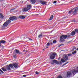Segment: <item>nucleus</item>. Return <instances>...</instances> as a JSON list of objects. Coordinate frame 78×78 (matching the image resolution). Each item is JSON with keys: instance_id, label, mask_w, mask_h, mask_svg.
Segmentation results:
<instances>
[{"instance_id": "nucleus-40", "label": "nucleus", "mask_w": 78, "mask_h": 78, "mask_svg": "<svg viewBox=\"0 0 78 78\" xmlns=\"http://www.w3.org/2000/svg\"><path fill=\"white\" fill-rule=\"evenodd\" d=\"M16 55H13V57H16Z\"/></svg>"}, {"instance_id": "nucleus-43", "label": "nucleus", "mask_w": 78, "mask_h": 78, "mask_svg": "<svg viewBox=\"0 0 78 78\" xmlns=\"http://www.w3.org/2000/svg\"><path fill=\"white\" fill-rule=\"evenodd\" d=\"M76 50L78 51V48H77V49H76Z\"/></svg>"}, {"instance_id": "nucleus-27", "label": "nucleus", "mask_w": 78, "mask_h": 78, "mask_svg": "<svg viewBox=\"0 0 78 78\" xmlns=\"http://www.w3.org/2000/svg\"><path fill=\"white\" fill-rule=\"evenodd\" d=\"M56 55V53L54 52L52 54V55H53V56H55Z\"/></svg>"}, {"instance_id": "nucleus-23", "label": "nucleus", "mask_w": 78, "mask_h": 78, "mask_svg": "<svg viewBox=\"0 0 78 78\" xmlns=\"http://www.w3.org/2000/svg\"><path fill=\"white\" fill-rule=\"evenodd\" d=\"M38 37L39 38L41 37H42V34H40L38 36Z\"/></svg>"}, {"instance_id": "nucleus-45", "label": "nucleus", "mask_w": 78, "mask_h": 78, "mask_svg": "<svg viewBox=\"0 0 78 78\" xmlns=\"http://www.w3.org/2000/svg\"><path fill=\"white\" fill-rule=\"evenodd\" d=\"M68 63H66L65 64H67Z\"/></svg>"}, {"instance_id": "nucleus-11", "label": "nucleus", "mask_w": 78, "mask_h": 78, "mask_svg": "<svg viewBox=\"0 0 78 78\" xmlns=\"http://www.w3.org/2000/svg\"><path fill=\"white\" fill-rule=\"evenodd\" d=\"M31 5H30L27 6V9H28V10H29V9H30V8H31Z\"/></svg>"}, {"instance_id": "nucleus-42", "label": "nucleus", "mask_w": 78, "mask_h": 78, "mask_svg": "<svg viewBox=\"0 0 78 78\" xmlns=\"http://www.w3.org/2000/svg\"><path fill=\"white\" fill-rule=\"evenodd\" d=\"M74 50H75V49H72V51H73Z\"/></svg>"}, {"instance_id": "nucleus-29", "label": "nucleus", "mask_w": 78, "mask_h": 78, "mask_svg": "<svg viewBox=\"0 0 78 78\" xmlns=\"http://www.w3.org/2000/svg\"><path fill=\"white\" fill-rule=\"evenodd\" d=\"M50 45V44L49 43H48L47 44V46H49V45Z\"/></svg>"}, {"instance_id": "nucleus-33", "label": "nucleus", "mask_w": 78, "mask_h": 78, "mask_svg": "<svg viewBox=\"0 0 78 78\" xmlns=\"http://www.w3.org/2000/svg\"><path fill=\"white\" fill-rule=\"evenodd\" d=\"M0 71H1V72H2L3 73H4L3 72V71H2L1 69H0Z\"/></svg>"}, {"instance_id": "nucleus-19", "label": "nucleus", "mask_w": 78, "mask_h": 78, "mask_svg": "<svg viewBox=\"0 0 78 78\" xmlns=\"http://www.w3.org/2000/svg\"><path fill=\"white\" fill-rule=\"evenodd\" d=\"M9 66L11 68H12L13 67V66H14L13 64H11L10 65H9Z\"/></svg>"}, {"instance_id": "nucleus-25", "label": "nucleus", "mask_w": 78, "mask_h": 78, "mask_svg": "<svg viewBox=\"0 0 78 78\" xmlns=\"http://www.w3.org/2000/svg\"><path fill=\"white\" fill-rule=\"evenodd\" d=\"M76 53V51H74L72 52V54L73 55V54H75V53Z\"/></svg>"}, {"instance_id": "nucleus-5", "label": "nucleus", "mask_w": 78, "mask_h": 78, "mask_svg": "<svg viewBox=\"0 0 78 78\" xmlns=\"http://www.w3.org/2000/svg\"><path fill=\"white\" fill-rule=\"evenodd\" d=\"M78 10V8H76L73 9V14L75 15L76 14V11Z\"/></svg>"}, {"instance_id": "nucleus-16", "label": "nucleus", "mask_w": 78, "mask_h": 78, "mask_svg": "<svg viewBox=\"0 0 78 78\" xmlns=\"http://www.w3.org/2000/svg\"><path fill=\"white\" fill-rule=\"evenodd\" d=\"M1 43V44H5V43H6V41H5V40H2L1 41H0Z\"/></svg>"}, {"instance_id": "nucleus-47", "label": "nucleus", "mask_w": 78, "mask_h": 78, "mask_svg": "<svg viewBox=\"0 0 78 78\" xmlns=\"http://www.w3.org/2000/svg\"><path fill=\"white\" fill-rule=\"evenodd\" d=\"M60 63H61V62H60Z\"/></svg>"}, {"instance_id": "nucleus-28", "label": "nucleus", "mask_w": 78, "mask_h": 78, "mask_svg": "<svg viewBox=\"0 0 78 78\" xmlns=\"http://www.w3.org/2000/svg\"><path fill=\"white\" fill-rule=\"evenodd\" d=\"M75 31L76 32V33H78V29H76Z\"/></svg>"}, {"instance_id": "nucleus-44", "label": "nucleus", "mask_w": 78, "mask_h": 78, "mask_svg": "<svg viewBox=\"0 0 78 78\" xmlns=\"http://www.w3.org/2000/svg\"><path fill=\"white\" fill-rule=\"evenodd\" d=\"M54 61H56V60H54Z\"/></svg>"}, {"instance_id": "nucleus-22", "label": "nucleus", "mask_w": 78, "mask_h": 78, "mask_svg": "<svg viewBox=\"0 0 78 78\" xmlns=\"http://www.w3.org/2000/svg\"><path fill=\"white\" fill-rule=\"evenodd\" d=\"M1 17H2V18H3L4 16L3 15H2V14L0 13V19L1 18Z\"/></svg>"}, {"instance_id": "nucleus-1", "label": "nucleus", "mask_w": 78, "mask_h": 78, "mask_svg": "<svg viewBox=\"0 0 78 78\" xmlns=\"http://www.w3.org/2000/svg\"><path fill=\"white\" fill-rule=\"evenodd\" d=\"M67 36L66 35H64L61 36L60 38L61 41V42L64 41V39H66L67 38Z\"/></svg>"}, {"instance_id": "nucleus-14", "label": "nucleus", "mask_w": 78, "mask_h": 78, "mask_svg": "<svg viewBox=\"0 0 78 78\" xmlns=\"http://www.w3.org/2000/svg\"><path fill=\"white\" fill-rule=\"evenodd\" d=\"M75 31H73L71 33V35L72 36H74L75 34Z\"/></svg>"}, {"instance_id": "nucleus-6", "label": "nucleus", "mask_w": 78, "mask_h": 78, "mask_svg": "<svg viewBox=\"0 0 78 78\" xmlns=\"http://www.w3.org/2000/svg\"><path fill=\"white\" fill-rule=\"evenodd\" d=\"M9 19L11 20H17V18L15 16H13L9 18Z\"/></svg>"}, {"instance_id": "nucleus-2", "label": "nucleus", "mask_w": 78, "mask_h": 78, "mask_svg": "<svg viewBox=\"0 0 78 78\" xmlns=\"http://www.w3.org/2000/svg\"><path fill=\"white\" fill-rule=\"evenodd\" d=\"M1 69L4 72H6L7 70H10V67L9 66H7L5 68L2 67Z\"/></svg>"}, {"instance_id": "nucleus-15", "label": "nucleus", "mask_w": 78, "mask_h": 78, "mask_svg": "<svg viewBox=\"0 0 78 78\" xmlns=\"http://www.w3.org/2000/svg\"><path fill=\"white\" fill-rule=\"evenodd\" d=\"M55 56L52 55H51L50 56V58L51 59H55Z\"/></svg>"}, {"instance_id": "nucleus-35", "label": "nucleus", "mask_w": 78, "mask_h": 78, "mask_svg": "<svg viewBox=\"0 0 78 78\" xmlns=\"http://www.w3.org/2000/svg\"><path fill=\"white\" fill-rule=\"evenodd\" d=\"M61 45H62V44H60V45H59L58 46V47H61Z\"/></svg>"}, {"instance_id": "nucleus-26", "label": "nucleus", "mask_w": 78, "mask_h": 78, "mask_svg": "<svg viewBox=\"0 0 78 78\" xmlns=\"http://www.w3.org/2000/svg\"><path fill=\"white\" fill-rule=\"evenodd\" d=\"M53 42L54 44H55V43H56V41L54 40L53 41Z\"/></svg>"}, {"instance_id": "nucleus-17", "label": "nucleus", "mask_w": 78, "mask_h": 78, "mask_svg": "<svg viewBox=\"0 0 78 78\" xmlns=\"http://www.w3.org/2000/svg\"><path fill=\"white\" fill-rule=\"evenodd\" d=\"M31 2H32V3L34 4L36 3V0H30Z\"/></svg>"}, {"instance_id": "nucleus-13", "label": "nucleus", "mask_w": 78, "mask_h": 78, "mask_svg": "<svg viewBox=\"0 0 78 78\" xmlns=\"http://www.w3.org/2000/svg\"><path fill=\"white\" fill-rule=\"evenodd\" d=\"M16 53H19L20 55L21 53V52H19V51L17 49L15 50Z\"/></svg>"}, {"instance_id": "nucleus-38", "label": "nucleus", "mask_w": 78, "mask_h": 78, "mask_svg": "<svg viewBox=\"0 0 78 78\" xmlns=\"http://www.w3.org/2000/svg\"><path fill=\"white\" fill-rule=\"evenodd\" d=\"M14 9H12L11 10H14Z\"/></svg>"}, {"instance_id": "nucleus-41", "label": "nucleus", "mask_w": 78, "mask_h": 78, "mask_svg": "<svg viewBox=\"0 0 78 78\" xmlns=\"http://www.w3.org/2000/svg\"><path fill=\"white\" fill-rule=\"evenodd\" d=\"M0 47H1V42H0Z\"/></svg>"}, {"instance_id": "nucleus-18", "label": "nucleus", "mask_w": 78, "mask_h": 78, "mask_svg": "<svg viewBox=\"0 0 78 78\" xmlns=\"http://www.w3.org/2000/svg\"><path fill=\"white\" fill-rule=\"evenodd\" d=\"M53 19V15H51L49 20H51Z\"/></svg>"}, {"instance_id": "nucleus-46", "label": "nucleus", "mask_w": 78, "mask_h": 78, "mask_svg": "<svg viewBox=\"0 0 78 78\" xmlns=\"http://www.w3.org/2000/svg\"><path fill=\"white\" fill-rule=\"evenodd\" d=\"M46 48H48V47H46Z\"/></svg>"}, {"instance_id": "nucleus-24", "label": "nucleus", "mask_w": 78, "mask_h": 78, "mask_svg": "<svg viewBox=\"0 0 78 78\" xmlns=\"http://www.w3.org/2000/svg\"><path fill=\"white\" fill-rule=\"evenodd\" d=\"M73 11V9H72L71 10H70L69 12V14H71L72 13V12Z\"/></svg>"}, {"instance_id": "nucleus-34", "label": "nucleus", "mask_w": 78, "mask_h": 78, "mask_svg": "<svg viewBox=\"0 0 78 78\" xmlns=\"http://www.w3.org/2000/svg\"><path fill=\"white\" fill-rule=\"evenodd\" d=\"M57 2L56 1H55L53 3H56Z\"/></svg>"}, {"instance_id": "nucleus-20", "label": "nucleus", "mask_w": 78, "mask_h": 78, "mask_svg": "<svg viewBox=\"0 0 78 78\" xmlns=\"http://www.w3.org/2000/svg\"><path fill=\"white\" fill-rule=\"evenodd\" d=\"M41 4L42 5H45L46 2L45 1H42L41 2Z\"/></svg>"}, {"instance_id": "nucleus-39", "label": "nucleus", "mask_w": 78, "mask_h": 78, "mask_svg": "<svg viewBox=\"0 0 78 78\" xmlns=\"http://www.w3.org/2000/svg\"><path fill=\"white\" fill-rule=\"evenodd\" d=\"M29 40H30V41H32V39H29Z\"/></svg>"}, {"instance_id": "nucleus-8", "label": "nucleus", "mask_w": 78, "mask_h": 78, "mask_svg": "<svg viewBox=\"0 0 78 78\" xmlns=\"http://www.w3.org/2000/svg\"><path fill=\"white\" fill-rule=\"evenodd\" d=\"M22 11L23 12H27V11L28 10L27 7L23 8L22 9Z\"/></svg>"}, {"instance_id": "nucleus-30", "label": "nucleus", "mask_w": 78, "mask_h": 78, "mask_svg": "<svg viewBox=\"0 0 78 78\" xmlns=\"http://www.w3.org/2000/svg\"><path fill=\"white\" fill-rule=\"evenodd\" d=\"M35 73L37 75V74H39V73H38L37 71H36Z\"/></svg>"}, {"instance_id": "nucleus-50", "label": "nucleus", "mask_w": 78, "mask_h": 78, "mask_svg": "<svg viewBox=\"0 0 78 78\" xmlns=\"http://www.w3.org/2000/svg\"><path fill=\"white\" fill-rule=\"evenodd\" d=\"M36 15H38V14H36Z\"/></svg>"}, {"instance_id": "nucleus-12", "label": "nucleus", "mask_w": 78, "mask_h": 78, "mask_svg": "<svg viewBox=\"0 0 78 78\" xmlns=\"http://www.w3.org/2000/svg\"><path fill=\"white\" fill-rule=\"evenodd\" d=\"M3 26L5 27H7L8 25V23H7L6 22H5L4 24H3Z\"/></svg>"}, {"instance_id": "nucleus-49", "label": "nucleus", "mask_w": 78, "mask_h": 78, "mask_svg": "<svg viewBox=\"0 0 78 78\" xmlns=\"http://www.w3.org/2000/svg\"><path fill=\"white\" fill-rule=\"evenodd\" d=\"M0 74H1V72H0Z\"/></svg>"}, {"instance_id": "nucleus-48", "label": "nucleus", "mask_w": 78, "mask_h": 78, "mask_svg": "<svg viewBox=\"0 0 78 78\" xmlns=\"http://www.w3.org/2000/svg\"><path fill=\"white\" fill-rule=\"evenodd\" d=\"M0 74H1V72H0Z\"/></svg>"}, {"instance_id": "nucleus-31", "label": "nucleus", "mask_w": 78, "mask_h": 78, "mask_svg": "<svg viewBox=\"0 0 78 78\" xmlns=\"http://www.w3.org/2000/svg\"><path fill=\"white\" fill-rule=\"evenodd\" d=\"M71 55H72V54H68V56H71Z\"/></svg>"}, {"instance_id": "nucleus-9", "label": "nucleus", "mask_w": 78, "mask_h": 78, "mask_svg": "<svg viewBox=\"0 0 78 78\" xmlns=\"http://www.w3.org/2000/svg\"><path fill=\"white\" fill-rule=\"evenodd\" d=\"M13 66L15 68H17L18 66V63H13Z\"/></svg>"}, {"instance_id": "nucleus-10", "label": "nucleus", "mask_w": 78, "mask_h": 78, "mask_svg": "<svg viewBox=\"0 0 78 78\" xmlns=\"http://www.w3.org/2000/svg\"><path fill=\"white\" fill-rule=\"evenodd\" d=\"M19 17V18H20V19H23L25 18V17L23 16H20Z\"/></svg>"}, {"instance_id": "nucleus-32", "label": "nucleus", "mask_w": 78, "mask_h": 78, "mask_svg": "<svg viewBox=\"0 0 78 78\" xmlns=\"http://www.w3.org/2000/svg\"><path fill=\"white\" fill-rule=\"evenodd\" d=\"M73 48H74L75 50H76V47H75V46H74V47H73Z\"/></svg>"}, {"instance_id": "nucleus-37", "label": "nucleus", "mask_w": 78, "mask_h": 78, "mask_svg": "<svg viewBox=\"0 0 78 78\" xmlns=\"http://www.w3.org/2000/svg\"><path fill=\"white\" fill-rule=\"evenodd\" d=\"M50 44H51V45H52V44H53V43L51 42Z\"/></svg>"}, {"instance_id": "nucleus-36", "label": "nucleus", "mask_w": 78, "mask_h": 78, "mask_svg": "<svg viewBox=\"0 0 78 78\" xmlns=\"http://www.w3.org/2000/svg\"><path fill=\"white\" fill-rule=\"evenodd\" d=\"M23 77H26V76H27L25 75H23Z\"/></svg>"}, {"instance_id": "nucleus-3", "label": "nucleus", "mask_w": 78, "mask_h": 78, "mask_svg": "<svg viewBox=\"0 0 78 78\" xmlns=\"http://www.w3.org/2000/svg\"><path fill=\"white\" fill-rule=\"evenodd\" d=\"M75 69H73L72 71L73 75H75L78 72V67H75Z\"/></svg>"}, {"instance_id": "nucleus-7", "label": "nucleus", "mask_w": 78, "mask_h": 78, "mask_svg": "<svg viewBox=\"0 0 78 78\" xmlns=\"http://www.w3.org/2000/svg\"><path fill=\"white\" fill-rule=\"evenodd\" d=\"M72 72L71 71H69L67 72V76L68 77V76H70L72 75Z\"/></svg>"}, {"instance_id": "nucleus-4", "label": "nucleus", "mask_w": 78, "mask_h": 78, "mask_svg": "<svg viewBox=\"0 0 78 78\" xmlns=\"http://www.w3.org/2000/svg\"><path fill=\"white\" fill-rule=\"evenodd\" d=\"M68 57L67 55H65V57H63V58H62L61 60L62 62H65L66 61L68 60Z\"/></svg>"}, {"instance_id": "nucleus-21", "label": "nucleus", "mask_w": 78, "mask_h": 78, "mask_svg": "<svg viewBox=\"0 0 78 78\" xmlns=\"http://www.w3.org/2000/svg\"><path fill=\"white\" fill-rule=\"evenodd\" d=\"M11 21L9 20H8L6 21V22L8 23V24H9V23H11Z\"/></svg>"}]
</instances>
